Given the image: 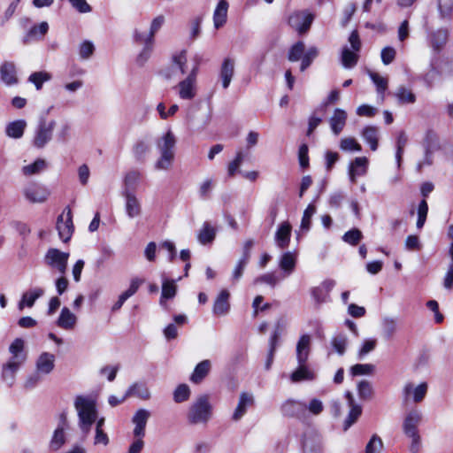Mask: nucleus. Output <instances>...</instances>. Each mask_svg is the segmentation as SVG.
<instances>
[{"mask_svg":"<svg viewBox=\"0 0 453 453\" xmlns=\"http://www.w3.org/2000/svg\"><path fill=\"white\" fill-rule=\"evenodd\" d=\"M311 351V336L303 334L296 344V359L298 364L306 363Z\"/></svg>","mask_w":453,"mask_h":453,"instance_id":"25","label":"nucleus"},{"mask_svg":"<svg viewBox=\"0 0 453 453\" xmlns=\"http://www.w3.org/2000/svg\"><path fill=\"white\" fill-rule=\"evenodd\" d=\"M395 96L400 104H413L416 101L415 95L406 88L401 86L395 92Z\"/></svg>","mask_w":453,"mask_h":453,"instance_id":"55","label":"nucleus"},{"mask_svg":"<svg viewBox=\"0 0 453 453\" xmlns=\"http://www.w3.org/2000/svg\"><path fill=\"white\" fill-rule=\"evenodd\" d=\"M228 6L226 0H219L213 13V23L216 29L223 27L226 22Z\"/></svg>","mask_w":453,"mask_h":453,"instance_id":"29","label":"nucleus"},{"mask_svg":"<svg viewBox=\"0 0 453 453\" xmlns=\"http://www.w3.org/2000/svg\"><path fill=\"white\" fill-rule=\"evenodd\" d=\"M177 286L173 280H164L162 283V293L160 297V304H165V300L172 299L175 296Z\"/></svg>","mask_w":453,"mask_h":453,"instance_id":"41","label":"nucleus"},{"mask_svg":"<svg viewBox=\"0 0 453 453\" xmlns=\"http://www.w3.org/2000/svg\"><path fill=\"white\" fill-rule=\"evenodd\" d=\"M331 345L334 349L340 355H344L348 346V337L344 334H338L331 340Z\"/></svg>","mask_w":453,"mask_h":453,"instance_id":"47","label":"nucleus"},{"mask_svg":"<svg viewBox=\"0 0 453 453\" xmlns=\"http://www.w3.org/2000/svg\"><path fill=\"white\" fill-rule=\"evenodd\" d=\"M383 334L387 339H391L397 330V323L395 319L386 318L382 322Z\"/></svg>","mask_w":453,"mask_h":453,"instance_id":"58","label":"nucleus"},{"mask_svg":"<svg viewBox=\"0 0 453 453\" xmlns=\"http://www.w3.org/2000/svg\"><path fill=\"white\" fill-rule=\"evenodd\" d=\"M141 173L137 170L129 171L125 178H124V188L123 191L129 190L130 192H134L140 180H141Z\"/></svg>","mask_w":453,"mask_h":453,"instance_id":"42","label":"nucleus"},{"mask_svg":"<svg viewBox=\"0 0 453 453\" xmlns=\"http://www.w3.org/2000/svg\"><path fill=\"white\" fill-rule=\"evenodd\" d=\"M150 152V145L144 140L136 141L132 147V153L136 162L140 164L145 163L149 153Z\"/></svg>","mask_w":453,"mask_h":453,"instance_id":"27","label":"nucleus"},{"mask_svg":"<svg viewBox=\"0 0 453 453\" xmlns=\"http://www.w3.org/2000/svg\"><path fill=\"white\" fill-rule=\"evenodd\" d=\"M357 394L361 400H370L373 395V388L371 382L363 380L357 384Z\"/></svg>","mask_w":453,"mask_h":453,"instance_id":"50","label":"nucleus"},{"mask_svg":"<svg viewBox=\"0 0 453 453\" xmlns=\"http://www.w3.org/2000/svg\"><path fill=\"white\" fill-rule=\"evenodd\" d=\"M21 365L22 364H20L19 361L14 360H9L5 365H4L2 378L8 385H12L15 373Z\"/></svg>","mask_w":453,"mask_h":453,"instance_id":"38","label":"nucleus"},{"mask_svg":"<svg viewBox=\"0 0 453 453\" xmlns=\"http://www.w3.org/2000/svg\"><path fill=\"white\" fill-rule=\"evenodd\" d=\"M44 294V290L41 288H35L28 292L22 295L20 301L19 302L18 307L19 311H22L25 306L31 308L35 302Z\"/></svg>","mask_w":453,"mask_h":453,"instance_id":"31","label":"nucleus"},{"mask_svg":"<svg viewBox=\"0 0 453 453\" xmlns=\"http://www.w3.org/2000/svg\"><path fill=\"white\" fill-rule=\"evenodd\" d=\"M157 148L160 157L154 164L157 171H168L172 168L175 157L176 137L171 130H168L157 140Z\"/></svg>","mask_w":453,"mask_h":453,"instance_id":"2","label":"nucleus"},{"mask_svg":"<svg viewBox=\"0 0 453 453\" xmlns=\"http://www.w3.org/2000/svg\"><path fill=\"white\" fill-rule=\"evenodd\" d=\"M24 341L20 338H17L9 347V351L12 355L10 360L19 361L23 364L26 360V354L23 353Z\"/></svg>","mask_w":453,"mask_h":453,"instance_id":"40","label":"nucleus"},{"mask_svg":"<svg viewBox=\"0 0 453 453\" xmlns=\"http://www.w3.org/2000/svg\"><path fill=\"white\" fill-rule=\"evenodd\" d=\"M368 73L377 88V92L381 95V100H384V92L388 88V81L376 73L369 71Z\"/></svg>","mask_w":453,"mask_h":453,"instance_id":"56","label":"nucleus"},{"mask_svg":"<svg viewBox=\"0 0 453 453\" xmlns=\"http://www.w3.org/2000/svg\"><path fill=\"white\" fill-rule=\"evenodd\" d=\"M305 52V44L302 41L296 42L291 46L288 53V59L290 62H296L302 59Z\"/></svg>","mask_w":453,"mask_h":453,"instance_id":"48","label":"nucleus"},{"mask_svg":"<svg viewBox=\"0 0 453 453\" xmlns=\"http://www.w3.org/2000/svg\"><path fill=\"white\" fill-rule=\"evenodd\" d=\"M150 417V412L145 409H139L134 413L132 418V422L134 425L133 431L134 437H144L146 425Z\"/></svg>","mask_w":453,"mask_h":453,"instance_id":"16","label":"nucleus"},{"mask_svg":"<svg viewBox=\"0 0 453 453\" xmlns=\"http://www.w3.org/2000/svg\"><path fill=\"white\" fill-rule=\"evenodd\" d=\"M254 404V396L250 393L242 392L240 395L238 404L233 413L232 419L240 420L247 412L249 407Z\"/></svg>","mask_w":453,"mask_h":453,"instance_id":"19","label":"nucleus"},{"mask_svg":"<svg viewBox=\"0 0 453 453\" xmlns=\"http://www.w3.org/2000/svg\"><path fill=\"white\" fill-rule=\"evenodd\" d=\"M362 137L365 142L370 145V148L372 151H375L378 149V141H379V130L378 127L374 126H367L365 127L362 133Z\"/></svg>","mask_w":453,"mask_h":453,"instance_id":"37","label":"nucleus"},{"mask_svg":"<svg viewBox=\"0 0 453 453\" xmlns=\"http://www.w3.org/2000/svg\"><path fill=\"white\" fill-rule=\"evenodd\" d=\"M292 226L288 221L280 223L276 230L274 241L280 249H286L290 243Z\"/></svg>","mask_w":453,"mask_h":453,"instance_id":"17","label":"nucleus"},{"mask_svg":"<svg viewBox=\"0 0 453 453\" xmlns=\"http://www.w3.org/2000/svg\"><path fill=\"white\" fill-rule=\"evenodd\" d=\"M234 73V61L231 58H225L220 68V79L222 87L226 89L229 87Z\"/></svg>","mask_w":453,"mask_h":453,"instance_id":"28","label":"nucleus"},{"mask_svg":"<svg viewBox=\"0 0 453 453\" xmlns=\"http://www.w3.org/2000/svg\"><path fill=\"white\" fill-rule=\"evenodd\" d=\"M383 448V442L381 439L374 434L370 439L369 442L365 447V453H380Z\"/></svg>","mask_w":453,"mask_h":453,"instance_id":"64","label":"nucleus"},{"mask_svg":"<svg viewBox=\"0 0 453 453\" xmlns=\"http://www.w3.org/2000/svg\"><path fill=\"white\" fill-rule=\"evenodd\" d=\"M316 206L313 203H310L303 211V218L301 220L300 228L303 231L308 232L311 226V218L316 213Z\"/></svg>","mask_w":453,"mask_h":453,"instance_id":"49","label":"nucleus"},{"mask_svg":"<svg viewBox=\"0 0 453 453\" xmlns=\"http://www.w3.org/2000/svg\"><path fill=\"white\" fill-rule=\"evenodd\" d=\"M315 372L310 369L306 363L298 364L297 368L291 373L290 380L294 383L301 381H311L315 380Z\"/></svg>","mask_w":453,"mask_h":453,"instance_id":"24","label":"nucleus"},{"mask_svg":"<svg viewBox=\"0 0 453 453\" xmlns=\"http://www.w3.org/2000/svg\"><path fill=\"white\" fill-rule=\"evenodd\" d=\"M134 39L135 42L144 44V47L137 58V60L140 64H143L150 58V53L153 49V44H150V47L148 48L147 40H146L147 35H144L143 33L138 31L137 29H135L134 32Z\"/></svg>","mask_w":453,"mask_h":453,"instance_id":"34","label":"nucleus"},{"mask_svg":"<svg viewBox=\"0 0 453 453\" xmlns=\"http://www.w3.org/2000/svg\"><path fill=\"white\" fill-rule=\"evenodd\" d=\"M135 396L142 400H149L150 392L145 383L135 382L129 387L125 394V397Z\"/></svg>","mask_w":453,"mask_h":453,"instance_id":"33","label":"nucleus"},{"mask_svg":"<svg viewBox=\"0 0 453 453\" xmlns=\"http://www.w3.org/2000/svg\"><path fill=\"white\" fill-rule=\"evenodd\" d=\"M296 264V255L290 251L282 254L279 265L284 271L285 276L290 275L295 270Z\"/></svg>","mask_w":453,"mask_h":453,"instance_id":"39","label":"nucleus"},{"mask_svg":"<svg viewBox=\"0 0 453 453\" xmlns=\"http://www.w3.org/2000/svg\"><path fill=\"white\" fill-rule=\"evenodd\" d=\"M49 191L37 184H31L24 189L25 197L31 203H43L47 200Z\"/></svg>","mask_w":453,"mask_h":453,"instance_id":"18","label":"nucleus"},{"mask_svg":"<svg viewBox=\"0 0 453 453\" xmlns=\"http://www.w3.org/2000/svg\"><path fill=\"white\" fill-rule=\"evenodd\" d=\"M349 42L350 47L344 46L342 50L341 62L344 68L351 69L358 62V52L361 50L362 42L357 30L350 33L349 36Z\"/></svg>","mask_w":453,"mask_h":453,"instance_id":"5","label":"nucleus"},{"mask_svg":"<svg viewBox=\"0 0 453 453\" xmlns=\"http://www.w3.org/2000/svg\"><path fill=\"white\" fill-rule=\"evenodd\" d=\"M56 227L61 241L63 242H69L74 230L73 215L70 208H65L62 214L58 217Z\"/></svg>","mask_w":453,"mask_h":453,"instance_id":"9","label":"nucleus"},{"mask_svg":"<svg viewBox=\"0 0 453 453\" xmlns=\"http://www.w3.org/2000/svg\"><path fill=\"white\" fill-rule=\"evenodd\" d=\"M51 79V75L46 72H35L28 77V81L33 83L37 90L42 88V84Z\"/></svg>","mask_w":453,"mask_h":453,"instance_id":"52","label":"nucleus"},{"mask_svg":"<svg viewBox=\"0 0 453 453\" xmlns=\"http://www.w3.org/2000/svg\"><path fill=\"white\" fill-rule=\"evenodd\" d=\"M448 31L446 29H438L430 35V42L434 50H440L447 42Z\"/></svg>","mask_w":453,"mask_h":453,"instance_id":"45","label":"nucleus"},{"mask_svg":"<svg viewBox=\"0 0 453 453\" xmlns=\"http://www.w3.org/2000/svg\"><path fill=\"white\" fill-rule=\"evenodd\" d=\"M314 19V15L309 11H295L288 19V24L300 35L306 33Z\"/></svg>","mask_w":453,"mask_h":453,"instance_id":"7","label":"nucleus"},{"mask_svg":"<svg viewBox=\"0 0 453 453\" xmlns=\"http://www.w3.org/2000/svg\"><path fill=\"white\" fill-rule=\"evenodd\" d=\"M173 70H179L181 74H185L188 71L187 65V51L181 50L174 54L172 58Z\"/></svg>","mask_w":453,"mask_h":453,"instance_id":"43","label":"nucleus"},{"mask_svg":"<svg viewBox=\"0 0 453 453\" xmlns=\"http://www.w3.org/2000/svg\"><path fill=\"white\" fill-rule=\"evenodd\" d=\"M194 65L190 73L186 79L180 81L177 85L178 94L181 99L191 100L196 94V75L198 73L199 65L202 62V56L196 54L193 58Z\"/></svg>","mask_w":453,"mask_h":453,"instance_id":"4","label":"nucleus"},{"mask_svg":"<svg viewBox=\"0 0 453 453\" xmlns=\"http://www.w3.org/2000/svg\"><path fill=\"white\" fill-rule=\"evenodd\" d=\"M48 30L49 25L45 21L40 23L38 26L35 25L32 27L23 39L24 43H29L32 41L42 39L47 34Z\"/></svg>","mask_w":453,"mask_h":453,"instance_id":"36","label":"nucleus"},{"mask_svg":"<svg viewBox=\"0 0 453 453\" xmlns=\"http://www.w3.org/2000/svg\"><path fill=\"white\" fill-rule=\"evenodd\" d=\"M229 297L230 294L226 289H223L219 292V296L214 301L212 308L214 315L221 317L228 313L230 310Z\"/></svg>","mask_w":453,"mask_h":453,"instance_id":"20","label":"nucleus"},{"mask_svg":"<svg viewBox=\"0 0 453 453\" xmlns=\"http://www.w3.org/2000/svg\"><path fill=\"white\" fill-rule=\"evenodd\" d=\"M211 368V361L208 359L203 360L198 363L190 376V380L195 384L201 383L203 379L209 374Z\"/></svg>","mask_w":453,"mask_h":453,"instance_id":"30","label":"nucleus"},{"mask_svg":"<svg viewBox=\"0 0 453 453\" xmlns=\"http://www.w3.org/2000/svg\"><path fill=\"white\" fill-rule=\"evenodd\" d=\"M368 160L365 157H356L349 165V176L351 182H355L357 177L366 173Z\"/></svg>","mask_w":453,"mask_h":453,"instance_id":"23","label":"nucleus"},{"mask_svg":"<svg viewBox=\"0 0 453 453\" xmlns=\"http://www.w3.org/2000/svg\"><path fill=\"white\" fill-rule=\"evenodd\" d=\"M76 321V316L67 307H64L61 310L57 324L63 329L71 330L74 327Z\"/></svg>","mask_w":453,"mask_h":453,"instance_id":"35","label":"nucleus"},{"mask_svg":"<svg viewBox=\"0 0 453 453\" xmlns=\"http://www.w3.org/2000/svg\"><path fill=\"white\" fill-rule=\"evenodd\" d=\"M211 405L207 395H202L191 404L188 419L190 424H205L211 417Z\"/></svg>","mask_w":453,"mask_h":453,"instance_id":"3","label":"nucleus"},{"mask_svg":"<svg viewBox=\"0 0 453 453\" xmlns=\"http://www.w3.org/2000/svg\"><path fill=\"white\" fill-rule=\"evenodd\" d=\"M427 212H428V205H427L426 201L425 199H423L419 203L418 207V219H417V223H416L418 229H421L424 226L426 220Z\"/></svg>","mask_w":453,"mask_h":453,"instance_id":"62","label":"nucleus"},{"mask_svg":"<svg viewBox=\"0 0 453 453\" xmlns=\"http://www.w3.org/2000/svg\"><path fill=\"white\" fill-rule=\"evenodd\" d=\"M216 236V230L210 223L204 222L203 228L198 234V241L202 244H207L211 242Z\"/></svg>","mask_w":453,"mask_h":453,"instance_id":"44","label":"nucleus"},{"mask_svg":"<svg viewBox=\"0 0 453 453\" xmlns=\"http://www.w3.org/2000/svg\"><path fill=\"white\" fill-rule=\"evenodd\" d=\"M55 126L56 122L54 120L47 122L45 119H42L39 122L33 141L36 148H43L51 140Z\"/></svg>","mask_w":453,"mask_h":453,"instance_id":"10","label":"nucleus"},{"mask_svg":"<svg viewBox=\"0 0 453 453\" xmlns=\"http://www.w3.org/2000/svg\"><path fill=\"white\" fill-rule=\"evenodd\" d=\"M122 196L125 198V211L127 218L133 219L140 217L142 213V203L134 192L122 191Z\"/></svg>","mask_w":453,"mask_h":453,"instance_id":"12","label":"nucleus"},{"mask_svg":"<svg viewBox=\"0 0 453 453\" xmlns=\"http://www.w3.org/2000/svg\"><path fill=\"white\" fill-rule=\"evenodd\" d=\"M69 257L70 254L68 252L50 248L45 254L44 262L49 267L56 270L61 275H64L67 270Z\"/></svg>","mask_w":453,"mask_h":453,"instance_id":"6","label":"nucleus"},{"mask_svg":"<svg viewBox=\"0 0 453 453\" xmlns=\"http://www.w3.org/2000/svg\"><path fill=\"white\" fill-rule=\"evenodd\" d=\"M375 366L372 364H357L350 367L352 376L371 375L374 372Z\"/></svg>","mask_w":453,"mask_h":453,"instance_id":"53","label":"nucleus"},{"mask_svg":"<svg viewBox=\"0 0 453 453\" xmlns=\"http://www.w3.org/2000/svg\"><path fill=\"white\" fill-rule=\"evenodd\" d=\"M319 56V50L317 47H310L303 54L300 65L301 72L305 71Z\"/></svg>","mask_w":453,"mask_h":453,"instance_id":"51","label":"nucleus"},{"mask_svg":"<svg viewBox=\"0 0 453 453\" xmlns=\"http://www.w3.org/2000/svg\"><path fill=\"white\" fill-rule=\"evenodd\" d=\"M425 156L423 160L418 163L417 169L421 171L423 167L429 166L434 161V153L439 149L438 139L433 131H427L423 142Z\"/></svg>","mask_w":453,"mask_h":453,"instance_id":"8","label":"nucleus"},{"mask_svg":"<svg viewBox=\"0 0 453 453\" xmlns=\"http://www.w3.org/2000/svg\"><path fill=\"white\" fill-rule=\"evenodd\" d=\"M46 167V162L43 159H37L33 164L25 165L22 172L25 175H32L40 173Z\"/></svg>","mask_w":453,"mask_h":453,"instance_id":"59","label":"nucleus"},{"mask_svg":"<svg viewBox=\"0 0 453 453\" xmlns=\"http://www.w3.org/2000/svg\"><path fill=\"white\" fill-rule=\"evenodd\" d=\"M64 426H58L53 433L50 441V449L51 450H58L65 442V434Z\"/></svg>","mask_w":453,"mask_h":453,"instance_id":"46","label":"nucleus"},{"mask_svg":"<svg viewBox=\"0 0 453 453\" xmlns=\"http://www.w3.org/2000/svg\"><path fill=\"white\" fill-rule=\"evenodd\" d=\"M190 389L187 384L179 385L173 392V400L176 403H182L188 399Z\"/></svg>","mask_w":453,"mask_h":453,"instance_id":"60","label":"nucleus"},{"mask_svg":"<svg viewBox=\"0 0 453 453\" xmlns=\"http://www.w3.org/2000/svg\"><path fill=\"white\" fill-rule=\"evenodd\" d=\"M345 397L349 407V411L343 423V429L348 430L354 423L357 422L360 415L362 414V407L356 403L354 396L351 392L348 391L345 394Z\"/></svg>","mask_w":453,"mask_h":453,"instance_id":"13","label":"nucleus"},{"mask_svg":"<svg viewBox=\"0 0 453 453\" xmlns=\"http://www.w3.org/2000/svg\"><path fill=\"white\" fill-rule=\"evenodd\" d=\"M347 112L340 108L334 110V114L329 119V125L334 135H339L343 130L347 121Z\"/></svg>","mask_w":453,"mask_h":453,"instance_id":"22","label":"nucleus"},{"mask_svg":"<svg viewBox=\"0 0 453 453\" xmlns=\"http://www.w3.org/2000/svg\"><path fill=\"white\" fill-rule=\"evenodd\" d=\"M427 388L428 386L426 382H422L417 387H414L411 383H407L403 388V393L406 398L412 395L413 401L420 403L427 393Z\"/></svg>","mask_w":453,"mask_h":453,"instance_id":"26","label":"nucleus"},{"mask_svg":"<svg viewBox=\"0 0 453 453\" xmlns=\"http://www.w3.org/2000/svg\"><path fill=\"white\" fill-rule=\"evenodd\" d=\"M340 149L344 151H361L362 147L355 138L346 137L341 140Z\"/></svg>","mask_w":453,"mask_h":453,"instance_id":"61","label":"nucleus"},{"mask_svg":"<svg viewBox=\"0 0 453 453\" xmlns=\"http://www.w3.org/2000/svg\"><path fill=\"white\" fill-rule=\"evenodd\" d=\"M322 449L323 446L320 439L306 440L303 442L304 453H321Z\"/></svg>","mask_w":453,"mask_h":453,"instance_id":"63","label":"nucleus"},{"mask_svg":"<svg viewBox=\"0 0 453 453\" xmlns=\"http://www.w3.org/2000/svg\"><path fill=\"white\" fill-rule=\"evenodd\" d=\"M438 8L442 19H450L453 17V0H439Z\"/></svg>","mask_w":453,"mask_h":453,"instance_id":"57","label":"nucleus"},{"mask_svg":"<svg viewBox=\"0 0 453 453\" xmlns=\"http://www.w3.org/2000/svg\"><path fill=\"white\" fill-rule=\"evenodd\" d=\"M73 405L78 415V426L84 435L87 436L97 419L96 401L90 395H80L75 397Z\"/></svg>","mask_w":453,"mask_h":453,"instance_id":"1","label":"nucleus"},{"mask_svg":"<svg viewBox=\"0 0 453 453\" xmlns=\"http://www.w3.org/2000/svg\"><path fill=\"white\" fill-rule=\"evenodd\" d=\"M26 127L25 119H17L6 125L5 134L10 138L19 139L23 136Z\"/></svg>","mask_w":453,"mask_h":453,"instance_id":"32","label":"nucleus"},{"mask_svg":"<svg viewBox=\"0 0 453 453\" xmlns=\"http://www.w3.org/2000/svg\"><path fill=\"white\" fill-rule=\"evenodd\" d=\"M281 413L289 418L305 419L307 418L306 403L295 399L286 400L280 406Z\"/></svg>","mask_w":453,"mask_h":453,"instance_id":"11","label":"nucleus"},{"mask_svg":"<svg viewBox=\"0 0 453 453\" xmlns=\"http://www.w3.org/2000/svg\"><path fill=\"white\" fill-rule=\"evenodd\" d=\"M164 22H165V18L163 15H159L152 20L150 28V32L147 35V39H146L148 48L150 47V44H154V35L161 28Z\"/></svg>","mask_w":453,"mask_h":453,"instance_id":"54","label":"nucleus"},{"mask_svg":"<svg viewBox=\"0 0 453 453\" xmlns=\"http://www.w3.org/2000/svg\"><path fill=\"white\" fill-rule=\"evenodd\" d=\"M422 420V414L418 410H412L404 418L403 430L405 435L418 434V426Z\"/></svg>","mask_w":453,"mask_h":453,"instance_id":"14","label":"nucleus"},{"mask_svg":"<svg viewBox=\"0 0 453 453\" xmlns=\"http://www.w3.org/2000/svg\"><path fill=\"white\" fill-rule=\"evenodd\" d=\"M0 79L7 86L16 85L19 82L16 65L12 61H4L0 65Z\"/></svg>","mask_w":453,"mask_h":453,"instance_id":"15","label":"nucleus"},{"mask_svg":"<svg viewBox=\"0 0 453 453\" xmlns=\"http://www.w3.org/2000/svg\"><path fill=\"white\" fill-rule=\"evenodd\" d=\"M35 367L38 373L50 374L55 367V356L49 352H42L36 360Z\"/></svg>","mask_w":453,"mask_h":453,"instance_id":"21","label":"nucleus"}]
</instances>
